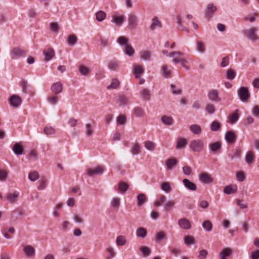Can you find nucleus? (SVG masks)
<instances>
[{
  "label": "nucleus",
  "mask_w": 259,
  "mask_h": 259,
  "mask_svg": "<svg viewBox=\"0 0 259 259\" xmlns=\"http://www.w3.org/2000/svg\"><path fill=\"white\" fill-rule=\"evenodd\" d=\"M162 53L165 55L172 57V62L174 63H180L186 70H189L190 69V67L189 65V58L183 57V53L180 51H174L168 54L166 50H163Z\"/></svg>",
  "instance_id": "obj_1"
},
{
  "label": "nucleus",
  "mask_w": 259,
  "mask_h": 259,
  "mask_svg": "<svg viewBox=\"0 0 259 259\" xmlns=\"http://www.w3.org/2000/svg\"><path fill=\"white\" fill-rule=\"evenodd\" d=\"M189 147L190 149L194 152H201L204 148V143L200 139H196L190 142Z\"/></svg>",
  "instance_id": "obj_2"
},
{
  "label": "nucleus",
  "mask_w": 259,
  "mask_h": 259,
  "mask_svg": "<svg viewBox=\"0 0 259 259\" xmlns=\"http://www.w3.org/2000/svg\"><path fill=\"white\" fill-rule=\"evenodd\" d=\"M237 94L240 100L243 102H247L250 98L248 88L246 87H242L237 91Z\"/></svg>",
  "instance_id": "obj_3"
},
{
  "label": "nucleus",
  "mask_w": 259,
  "mask_h": 259,
  "mask_svg": "<svg viewBox=\"0 0 259 259\" xmlns=\"http://www.w3.org/2000/svg\"><path fill=\"white\" fill-rule=\"evenodd\" d=\"M257 31V28L256 27H251L248 29L244 30L243 34L248 39L254 41L258 39V37L256 34Z\"/></svg>",
  "instance_id": "obj_4"
},
{
  "label": "nucleus",
  "mask_w": 259,
  "mask_h": 259,
  "mask_svg": "<svg viewBox=\"0 0 259 259\" xmlns=\"http://www.w3.org/2000/svg\"><path fill=\"white\" fill-rule=\"evenodd\" d=\"M207 97L210 101L215 103H219L222 101V98L219 96V92L216 89L210 90L208 92Z\"/></svg>",
  "instance_id": "obj_5"
},
{
  "label": "nucleus",
  "mask_w": 259,
  "mask_h": 259,
  "mask_svg": "<svg viewBox=\"0 0 259 259\" xmlns=\"http://www.w3.org/2000/svg\"><path fill=\"white\" fill-rule=\"evenodd\" d=\"M128 24L131 29H135L138 25V18L134 13H131L128 15Z\"/></svg>",
  "instance_id": "obj_6"
},
{
  "label": "nucleus",
  "mask_w": 259,
  "mask_h": 259,
  "mask_svg": "<svg viewBox=\"0 0 259 259\" xmlns=\"http://www.w3.org/2000/svg\"><path fill=\"white\" fill-rule=\"evenodd\" d=\"M104 171L103 166H98L94 168H89L87 171V174L89 177H94L96 175H102Z\"/></svg>",
  "instance_id": "obj_7"
},
{
  "label": "nucleus",
  "mask_w": 259,
  "mask_h": 259,
  "mask_svg": "<svg viewBox=\"0 0 259 259\" xmlns=\"http://www.w3.org/2000/svg\"><path fill=\"white\" fill-rule=\"evenodd\" d=\"M22 102L21 98L17 95H12L9 100L10 105L15 108H18L22 104Z\"/></svg>",
  "instance_id": "obj_8"
},
{
  "label": "nucleus",
  "mask_w": 259,
  "mask_h": 259,
  "mask_svg": "<svg viewBox=\"0 0 259 259\" xmlns=\"http://www.w3.org/2000/svg\"><path fill=\"white\" fill-rule=\"evenodd\" d=\"M26 54V52L20 48H14L11 52V55L12 59H16L19 57L24 56Z\"/></svg>",
  "instance_id": "obj_9"
},
{
  "label": "nucleus",
  "mask_w": 259,
  "mask_h": 259,
  "mask_svg": "<svg viewBox=\"0 0 259 259\" xmlns=\"http://www.w3.org/2000/svg\"><path fill=\"white\" fill-rule=\"evenodd\" d=\"M208 148L211 153L213 154L218 153L221 150L222 143L218 141L210 143L208 145Z\"/></svg>",
  "instance_id": "obj_10"
},
{
  "label": "nucleus",
  "mask_w": 259,
  "mask_h": 259,
  "mask_svg": "<svg viewBox=\"0 0 259 259\" xmlns=\"http://www.w3.org/2000/svg\"><path fill=\"white\" fill-rule=\"evenodd\" d=\"M151 91L147 88H143L140 92V96L144 101H149L151 100Z\"/></svg>",
  "instance_id": "obj_11"
},
{
  "label": "nucleus",
  "mask_w": 259,
  "mask_h": 259,
  "mask_svg": "<svg viewBox=\"0 0 259 259\" xmlns=\"http://www.w3.org/2000/svg\"><path fill=\"white\" fill-rule=\"evenodd\" d=\"M178 225L180 228L185 230H189L191 228V222L186 218L180 219L178 221Z\"/></svg>",
  "instance_id": "obj_12"
},
{
  "label": "nucleus",
  "mask_w": 259,
  "mask_h": 259,
  "mask_svg": "<svg viewBox=\"0 0 259 259\" xmlns=\"http://www.w3.org/2000/svg\"><path fill=\"white\" fill-rule=\"evenodd\" d=\"M125 19L123 15H113L112 17L111 22L114 23L116 26H121Z\"/></svg>",
  "instance_id": "obj_13"
},
{
  "label": "nucleus",
  "mask_w": 259,
  "mask_h": 259,
  "mask_svg": "<svg viewBox=\"0 0 259 259\" xmlns=\"http://www.w3.org/2000/svg\"><path fill=\"white\" fill-rule=\"evenodd\" d=\"M51 90L55 94H59L63 90V85L61 82H57L52 84Z\"/></svg>",
  "instance_id": "obj_14"
},
{
  "label": "nucleus",
  "mask_w": 259,
  "mask_h": 259,
  "mask_svg": "<svg viewBox=\"0 0 259 259\" xmlns=\"http://www.w3.org/2000/svg\"><path fill=\"white\" fill-rule=\"evenodd\" d=\"M144 72V68L140 65H135L134 67L133 73L137 78H140Z\"/></svg>",
  "instance_id": "obj_15"
},
{
  "label": "nucleus",
  "mask_w": 259,
  "mask_h": 259,
  "mask_svg": "<svg viewBox=\"0 0 259 259\" xmlns=\"http://www.w3.org/2000/svg\"><path fill=\"white\" fill-rule=\"evenodd\" d=\"M43 53L45 57V60L47 62L51 60L55 56V54L54 50L52 48L44 50Z\"/></svg>",
  "instance_id": "obj_16"
},
{
  "label": "nucleus",
  "mask_w": 259,
  "mask_h": 259,
  "mask_svg": "<svg viewBox=\"0 0 259 259\" xmlns=\"http://www.w3.org/2000/svg\"><path fill=\"white\" fill-rule=\"evenodd\" d=\"M216 11V7L213 4H209L205 10V15L207 17L210 18Z\"/></svg>",
  "instance_id": "obj_17"
},
{
  "label": "nucleus",
  "mask_w": 259,
  "mask_h": 259,
  "mask_svg": "<svg viewBox=\"0 0 259 259\" xmlns=\"http://www.w3.org/2000/svg\"><path fill=\"white\" fill-rule=\"evenodd\" d=\"M199 180L205 184H210L212 182L213 180L210 177V175L206 172H203L200 175Z\"/></svg>",
  "instance_id": "obj_18"
},
{
  "label": "nucleus",
  "mask_w": 259,
  "mask_h": 259,
  "mask_svg": "<svg viewBox=\"0 0 259 259\" xmlns=\"http://www.w3.org/2000/svg\"><path fill=\"white\" fill-rule=\"evenodd\" d=\"M162 75L165 78H170L171 77V71L168 68L166 64H163L161 68Z\"/></svg>",
  "instance_id": "obj_19"
},
{
  "label": "nucleus",
  "mask_w": 259,
  "mask_h": 259,
  "mask_svg": "<svg viewBox=\"0 0 259 259\" xmlns=\"http://www.w3.org/2000/svg\"><path fill=\"white\" fill-rule=\"evenodd\" d=\"M183 183L185 187L190 191H194L196 190L197 187L195 183L191 182L187 179L183 180Z\"/></svg>",
  "instance_id": "obj_20"
},
{
  "label": "nucleus",
  "mask_w": 259,
  "mask_h": 259,
  "mask_svg": "<svg viewBox=\"0 0 259 259\" xmlns=\"http://www.w3.org/2000/svg\"><path fill=\"white\" fill-rule=\"evenodd\" d=\"M19 196V193L14 191L13 193H9L7 194V200L11 203H14L16 202Z\"/></svg>",
  "instance_id": "obj_21"
},
{
  "label": "nucleus",
  "mask_w": 259,
  "mask_h": 259,
  "mask_svg": "<svg viewBox=\"0 0 259 259\" xmlns=\"http://www.w3.org/2000/svg\"><path fill=\"white\" fill-rule=\"evenodd\" d=\"M23 251L27 257L33 256L35 254V249L31 245H26L23 247Z\"/></svg>",
  "instance_id": "obj_22"
},
{
  "label": "nucleus",
  "mask_w": 259,
  "mask_h": 259,
  "mask_svg": "<svg viewBox=\"0 0 259 259\" xmlns=\"http://www.w3.org/2000/svg\"><path fill=\"white\" fill-rule=\"evenodd\" d=\"M255 156L254 153L251 151H248L245 156V160L248 164L253 163L255 161Z\"/></svg>",
  "instance_id": "obj_23"
},
{
  "label": "nucleus",
  "mask_w": 259,
  "mask_h": 259,
  "mask_svg": "<svg viewBox=\"0 0 259 259\" xmlns=\"http://www.w3.org/2000/svg\"><path fill=\"white\" fill-rule=\"evenodd\" d=\"M162 27L161 23L158 20L157 17H154L152 19V22L150 26V30L153 31L157 28H161Z\"/></svg>",
  "instance_id": "obj_24"
},
{
  "label": "nucleus",
  "mask_w": 259,
  "mask_h": 259,
  "mask_svg": "<svg viewBox=\"0 0 259 259\" xmlns=\"http://www.w3.org/2000/svg\"><path fill=\"white\" fill-rule=\"evenodd\" d=\"M128 189V185L124 182H120L117 184L116 190L120 193H124Z\"/></svg>",
  "instance_id": "obj_25"
},
{
  "label": "nucleus",
  "mask_w": 259,
  "mask_h": 259,
  "mask_svg": "<svg viewBox=\"0 0 259 259\" xmlns=\"http://www.w3.org/2000/svg\"><path fill=\"white\" fill-rule=\"evenodd\" d=\"M133 114L137 117H143L146 115L144 110L140 107H136L134 108Z\"/></svg>",
  "instance_id": "obj_26"
},
{
  "label": "nucleus",
  "mask_w": 259,
  "mask_h": 259,
  "mask_svg": "<svg viewBox=\"0 0 259 259\" xmlns=\"http://www.w3.org/2000/svg\"><path fill=\"white\" fill-rule=\"evenodd\" d=\"M161 121L165 125L170 126L174 123V119L171 116L167 115L162 116L161 117Z\"/></svg>",
  "instance_id": "obj_27"
},
{
  "label": "nucleus",
  "mask_w": 259,
  "mask_h": 259,
  "mask_svg": "<svg viewBox=\"0 0 259 259\" xmlns=\"http://www.w3.org/2000/svg\"><path fill=\"white\" fill-rule=\"evenodd\" d=\"M237 191V187L236 185H229L224 188V192L227 194H231L236 193Z\"/></svg>",
  "instance_id": "obj_28"
},
{
  "label": "nucleus",
  "mask_w": 259,
  "mask_h": 259,
  "mask_svg": "<svg viewBox=\"0 0 259 259\" xmlns=\"http://www.w3.org/2000/svg\"><path fill=\"white\" fill-rule=\"evenodd\" d=\"M178 161L174 158H170L165 161V165L167 169L171 170L176 166Z\"/></svg>",
  "instance_id": "obj_29"
},
{
  "label": "nucleus",
  "mask_w": 259,
  "mask_h": 259,
  "mask_svg": "<svg viewBox=\"0 0 259 259\" xmlns=\"http://www.w3.org/2000/svg\"><path fill=\"white\" fill-rule=\"evenodd\" d=\"M13 151L16 155L23 154V148L19 143H15L13 145Z\"/></svg>",
  "instance_id": "obj_30"
},
{
  "label": "nucleus",
  "mask_w": 259,
  "mask_h": 259,
  "mask_svg": "<svg viewBox=\"0 0 259 259\" xmlns=\"http://www.w3.org/2000/svg\"><path fill=\"white\" fill-rule=\"evenodd\" d=\"M140 58L143 60H149L151 58V52L149 51L143 50L139 53Z\"/></svg>",
  "instance_id": "obj_31"
},
{
  "label": "nucleus",
  "mask_w": 259,
  "mask_h": 259,
  "mask_svg": "<svg viewBox=\"0 0 259 259\" xmlns=\"http://www.w3.org/2000/svg\"><path fill=\"white\" fill-rule=\"evenodd\" d=\"M111 207L114 209H118L120 205V198L118 197H113L110 203Z\"/></svg>",
  "instance_id": "obj_32"
},
{
  "label": "nucleus",
  "mask_w": 259,
  "mask_h": 259,
  "mask_svg": "<svg viewBox=\"0 0 259 259\" xmlns=\"http://www.w3.org/2000/svg\"><path fill=\"white\" fill-rule=\"evenodd\" d=\"M231 252L232 250L229 248H225L223 249L219 254L220 259H227V257L230 255Z\"/></svg>",
  "instance_id": "obj_33"
},
{
  "label": "nucleus",
  "mask_w": 259,
  "mask_h": 259,
  "mask_svg": "<svg viewBox=\"0 0 259 259\" xmlns=\"http://www.w3.org/2000/svg\"><path fill=\"white\" fill-rule=\"evenodd\" d=\"M225 138L226 140L228 142L230 143L233 142L236 139V136L234 133L231 131L226 132Z\"/></svg>",
  "instance_id": "obj_34"
},
{
  "label": "nucleus",
  "mask_w": 259,
  "mask_h": 259,
  "mask_svg": "<svg viewBox=\"0 0 259 259\" xmlns=\"http://www.w3.org/2000/svg\"><path fill=\"white\" fill-rule=\"evenodd\" d=\"M155 238V241L157 243H159L162 240L166 238V233L164 231L158 232L156 233Z\"/></svg>",
  "instance_id": "obj_35"
},
{
  "label": "nucleus",
  "mask_w": 259,
  "mask_h": 259,
  "mask_svg": "<svg viewBox=\"0 0 259 259\" xmlns=\"http://www.w3.org/2000/svg\"><path fill=\"white\" fill-rule=\"evenodd\" d=\"M156 144L151 141H146L144 142V147L145 148L149 151H153L154 150L156 147Z\"/></svg>",
  "instance_id": "obj_36"
},
{
  "label": "nucleus",
  "mask_w": 259,
  "mask_h": 259,
  "mask_svg": "<svg viewBox=\"0 0 259 259\" xmlns=\"http://www.w3.org/2000/svg\"><path fill=\"white\" fill-rule=\"evenodd\" d=\"M190 130L193 134L196 135H199L201 133V128L199 125L194 124L190 126Z\"/></svg>",
  "instance_id": "obj_37"
},
{
  "label": "nucleus",
  "mask_w": 259,
  "mask_h": 259,
  "mask_svg": "<svg viewBox=\"0 0 259 259\" xmlns=\"http://www.w3.org/2000/svg\"><path fill=\"white\" fill-rule=\"evenodd\" d=\"M147 234V230L143 227L139 228L136 231L137 236L141 238H145Z\"/></svg>",
  "instance_id": "obj_38"
},
{
  "label": "nucleus",
  "mask_w": 259,
  "mask_h": 259,
  "mask_svg": "<svg viewBox=\"0 0 259 259\" xmlns=\"http://www.w3.org/2000/svg\"><path fill=\"white\" fill-rule=\"evenodd\" d=\"M137 199L138 205L141 206L146 202L147 197L144 194L141 193L137 196Z\"/></svg>",
  "instance_id": "obj_39"
},
{
  "label": "nucleus",
  "mask_w": 259,
  "mask_h": 259,
  "mask_svg": "<svg viewBox=\"0 0 259 259\" xmlns=\"http://www.w3.org/2000/svg\"><path fill=\"white\" fill-rule=\"evenodd\" d=\"M108 68L113 71H116L119 69V66L117 61L111 60L108 64Z\"/></svg>",
  "instance_id": "obj_40"
},
{
  "label": "nucleus",
  "mask_w": 259,
  "mask_h": 259,
  "mask_svg": "<svg viewBox=\"0 0 259 259\" xmlns=\"http://www.w3.org/2000/svg\"><path fill=\"white\" fill-rule=\"evenodd\" d=\"M131 152L133 155H137L140 152V146L138 143L132 144Z\"/></svg>",
  "instance_id": "obj_41"
},
{
  "label": "nucleus",
  "mask_w": 259,
  "mask_h": 259,
  "mask_svg": "<svg viewBox=\"0 0 259 259\" xmlns=\"http://www.w3.org/2000/svg\"><path fill=\"white\" fill-rule=\"evenodd\" d=\"M126 242L125 237L122 235L117 236L116 239V243L118 246H123L126 244Z\"/></svg>",
  "instance_id": "obj_42"
},
{
  "label": "nucleus",
  "mask_w": 259,
  "mask_h": 259,
  "mask_svg": "<svg viewBox=\"0 0 259 259\" xmlns=\"http://www.w3.org/2000/svg\"><path fill=\"white\" fill-rule=\"evenodd\" d=\"M160 188L161 190L166 193H169L171 191V188L169 183L167 182H164L161 183Z\"/></svg>",
  "instance_id": "obj_43"
},
{
  "label": "nucleus",
  "mask_w": 259,
  "mask_h": 259,
  "mask_svg": "<svg viewBox=\"0 0 259 259\" xmlns=\"http://www.w3.org/2000/svg\"><path fill=\"white\" fill-rule=\"evenodd\" d=\"M117 103L119 106H124L128 104V99L124 96H120L118 97Z\"/></svg>",
  "instance_id": "obj_44"
},
{
  "label": "nucleus",
  "mask_w": 259,
  "mask_h": 259,
  "mask_svg": "<svg viewBox=\"0 0 259 259\" xmlns=\"http://www.w3.org/2000/svg\"><path fill=\"white\" fill-rule=\"evenodd\" d=\"M119 84L120 82L117 78L112 79L110 84L107 88L108 90L116 89L119 86Z\"/></svg>",
  "instance_id": "obj_45"
},
{
  "label": "nucleus",
  "mask_w": 259,
  "mask_h": 259,
  "mask_svg": "<svg viewBox=\"0 0 259 259\" xmlns=\"http://www.w3.org/2000/svg\"><path fill=\"white\" fill-rule=\"evenodd\" d=\"M44 133L47 136L52 135L55 134V129L50 126H46L44 128Z\"/></svg>",
  "instance_id": "obj_46"
},
{
  "label": "nucleus",
  "mask_w": 259,
  "mask_h": 259,
  "mask_svg": "<svg viewBox=\"0 0 259 259\" xmlns=\"http://www.w3.org/2000/svg\"><path fill=\"white\" fill-rule=\"evenodd\" d=\"M202 227L206 231L210 232L212 230V224L210 221L206 220L202 223Z\"/></svg>",
  "instance_id": "obj_47"
},
{
  "label": "nucleus",
  "mask_w": 259,
  "mask_h": 259,
  "mask_svg": "<svg viewBox=\"0 0 259 259\" xmlns=\"http://www.w3.org/2000/svg\"><path fill=\"white\" fill-rule=\"evenodd\" d=\"M187 142L184 138H179L177 142L176 148L177 149H182L184 148L186 145Z\"/></svg>",
  "instance_id": "obj_48"
},
{
  "label": "nucleus",
  "mask_w": 259,
  "mask_h": 259,
  "mask_svg": "<svg viewBox=\"0 0 259 259\" xmlns=\"http://www.w3.org/2000/svg\"><path fill=\"white\" fill-rule=\"evenodd\" d=\"M106 14L103 11H99L96 14V19L100 22L103 21L106 18Z\"/></svg>",
  "instance_id": "obj_49"
},
{
  "label": "nucleus",
  "mask_w": 259,
  "mask_h": 259,
  "mask_svg": "<svg viewBox=\"0 0 259 259\" xmlns=\"http://www.w3.org/2000/svg\"><path fill=\"white\" fill-rule=\"evenodd\" d=\"M77 40V37L74 35H70L67 38V43L70 46H74Z\"/></svg>",
  "instance_id": "obj_50"
},
{
  "label": "nucleus",
  "mask_w": 259,
  "mask_h": 259,
  "mask_svg": "<svg viewBox=\"0 0 259 259\" xmlns=\"http://www.w3.org/2000/svg\"><path fill=\"white\" fill-rule=\"evenodd\" d=\"M166 201V197L163 195H160L159 196L158 199L154 202V205L158 207L162 205V204Z\"/></svg>",
  "instance_id": "obj_51"
},
{
  "label": "nucleus",
  "mask_w": 259,
  "mask_h": 259,
  "mask_svg": "<svg viewBox=\"0 0 259 259\" xmlns=\"http://www.w3.org/2000/svg\"><path fill=\"white\" fill-rule=\"evenodd\" d=\"M221 127V123L217 121H213L210 125V130L213 132L218 131Z\"/></svg>",
  "instance_id": "obj_52"
},
{
  "label": "nucleus",
  "mask_w": 259,
  "mask_h": 259,
  "mask_svg": "<svg viewBox=\"0 0 259 259\" xmlns=\"http://www.w3.org/2000/svg\"><path fill=\"white\" fill-rule=\"evenodd\" d=\"M124 52L125 54L129 56H132L135 53V51L132 46L128 45L125 46Z\"/></svg>",
  "instance_id": "obj_53"
},
{
  "label": "nucleus",
  "mask_w": 259,
  "mask_h": 259,
  "mask_svg": "<svg viewBox=\"0 0 259 259\" xmlns=\"http://www.w3.org/2000/svg\"><path fill=\"white\" fill-rule=\"evenodd\" d=\"M205 110L208 114L214 113L215 111L214 105L212 104H207L205 107Z\"/></svg>",
  "instance_id": "obj_54"
},
{
  "label": "nucleus",
  "mask_w": 259,
  "mask_h": 259,
  "mask_svg": "<svg viewBox=\"0 0 259 259\" xmlns=\"http://www.w3.org/2000/svg\"><path fill=\"white\" fill-rule=\"evenodd\" d=\"M184 243L187 245H189L194 243V238L192 236H186L184 238Z\"/></svg>",
  "instance_id": "obj_55"
},
{
  "label": "nucleus",
  "mask_w": 259,
  "mask_h": 259,
  "mask_svg": "<svg viewBox=\"0 0 259 259\" xmlns=\"http://www.w3.org/2000/svg\"><path fill=\"white\" fill-rule=\"evenodd\" d=\"M94 133L92 125L90 123L85 124V134L87 136H91Z\"/></svg>",
  "instance_id": "obj_56"
},
{
  "label": "nucleus",
  "mask_w": 259,
  "mask_h": 259,
  "mask_svg": "<svg viewBox=\"0 0 259 259\" xmlns=\"http://www.w3.org/2000/svg\"><path fill=\"white\" fill-rule=\"evenodd\" d=\"M79 71L81 74L85 76L89 74L90 70L89 68L83 65H81L79 68Z\"/></svg>",
  "instance_id": "obj_57"
},
{
  "label": "nucleus",
  "mask_w": 259,
  "mask_h": 259,
  "mask_svg": "<svg viewBox=\"0 0 259 259\" xmlns=\"http://www.w3.org/2000/svg\"><path fill=\"white\" fill-rule=\"evenodd\" d=\"M39 178V175L37 171H32L29 172L28 175V178L31 181H35Z\"/></svg>",
  "instance_id": "obj_58"
},
{
  "label": "nucleus",
  "mask_w": 259,
  "mask_h": 259,
  "mask_svg": "<svg viewBox=\"0 0 259 259\" xmlns=\"http://www.w3.org/2000/svg\"><path fill=\"white\" fill-rule=\"evenodd\" d=\"M48 185V181L46 179H42L39 181V185L38 187V190H43L45 189Z\"/></svg>",
  "instance_id": "obj_59"
},
{
  "label": "nucleus",
  "mask_w": 259,
  "mask_h": 259,
  "mask_svg": "<svg viewBox=\"0 0 259 259\" xmlns=\"http://www.w3.org/2000/svg\"><path fill=\"white\" fill-rule=\"evenodd\" d=\"M165 205L164 206V209L166 210H168L169 208L174 207L175 205V202L174 200H169L165 202Z\"/></svg>",
  "instance_id": "obj_60"
},
{
  "label": "nucleus",
  "mask_w": 259,
  "mask_h": 259,
  "mask_svg": "<svg viewBox=\"0 0 259 259\" xmlns=\"http://www.w3.org/2000/svg\"><path fill=\"white\" fill-rule=\"evenodd\" d=\"M140 250L144 256H149L151 253V250L147 246H142L140 247Z\"/></svg>",
  "instance_id": "obj_61"
},
{
  "label": "nucleus",
  "mask_w": 259,
  "mask_h": 259,
  "mask_svg": "<svg viewBox=\"0 0 259 259\" xmlns=\"http://www.w3.org/2000/svg\"><path fill=\"white\" fill-rule=\"evenodd\" d=\"M127 39L124 36H119L118 37L117 41L121 46H126L127 45Z\"/></svg>",
  "instance_id": "obj_62"
},
{
  "label": "nucleus",
  "mask_w": 259,
  "mask_h": 259,
  "mask_svg": "<svg viewBox=\"0 0 259 259\" xmlns=\"http://www.w3.org/2000/svg\"><path fill=\"white\" fill-rule=\"evenodd\" d=\"M235 73L233 70L229 69L227 70L226 73V77L227 79L232 80L235 78Z\"/></svg>",
  "instance_id": "obj_63"
},
{
  "label": "nucleus",
  "mask_w": 259,
  "mask_h": 259,
  "mask_svg": "<svg viewBox=\"0 0 259 259\" xmlns=\"http://www.w3.org/2000/svg\"><path fill=\"white\" fill-rule=\"evenodd\" d=\"M8 177V171L4 170H0V181H6Z\"/></svg>",
  "instance_id": "obj_64"
}]
</instances>
